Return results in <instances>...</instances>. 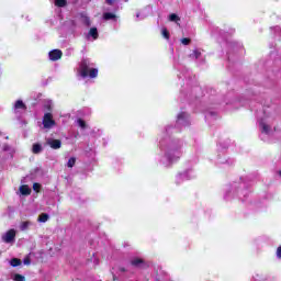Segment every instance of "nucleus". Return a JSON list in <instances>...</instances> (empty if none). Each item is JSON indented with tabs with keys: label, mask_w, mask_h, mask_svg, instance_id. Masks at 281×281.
I'll list each match as a JSON object with an SVG mask.
<instances>
[{
	"label": "nucleus",
	"mask_w": 281,
	"mask_h": 281,
	"mask_svg": "<svg viewBox=\"0 0 281 281\" xmlns=\"http://www.w3.org/2000/svg\"><path fill=\"white\" fill-rule=\"evenodd\" d=\"M27 227H30V222H22V224H21V229H22V232H25V229H27Z\"/></svg>",
	"instance_id": "nucleus-22"
},
{
	"label": "nucleus",
	"mask_w": 281,
	"mask_h": 281,
	"mask_svg": "<svg viewBox=\"0 0 281 281\" xmlns=\"http://www.w3.org/2000/svg\"><path fill=\"white\" fill-rule=\"evenodd\" d=\"M277 258H281V246L277 248Z\"/></svg>",
	"instance_id": "nucleus-26"
},
{
	"label": "nucleus",
	"mask_w": 281,
	"mask_h": 281,
	"mask_svg": "<svg viewBox=\"0 0 281 281\" xmlns=\"http://www.w3.org/2000/svg\"><path fill=\"white\" fill-rule=\"evenodd\" d=\"M178 120H183V113H180V114L178 115Z\"/></svg>",
	"instance_id": "nucleus-29"
},
{
	"label": "nucleus",
	"mask_w": 281,
	"mask_h": 281,
	"mask_svg": "<svg viewBox=\"0 0 281 281\" xmlns=\"http://www.w3.org/2000/svg\"><path fill=\"white\" fill-rule=\"evenodd\" d=\"M193 56H195V58H200L201 57V52L199 50H193Z\"/></svg>",
	"instance_id": "nucleus-25"
},
{
	"label": "nucleus",
	"mask_w": 281,
	"mask_h": 281,
	"mask_svg": "<svg viewBox=\"0 0 281 281\" xmlns=\"http://www.w3.org/2000/svg\"><path fill=\"white\" fill-rule=\"evenodd\" d=\"M89 35L92 36V38L94 41H98V36H99L98 29L97 27H91L90 31H89Z\"/></svg>",
	"instance_id": "nucleus-11"
},
{
	"label": "nucleus",
	"mask_w": 281,
	"mask_h": 281,
	"mask_svg": "<svg viewBox=\"0 0 281 281\" xmlns=\"http://www.w3.org/2000/svg\"><path fill=\"white\" fill-rule=\"evenodd\" d=\"M38 221H40V223H47V221H49V215L47 213H42L38 216Z\"/></svg>",
	"instance_id": "nucleus-12"
},
{
	"label": "nucleus",
	"mask_w": 281,
	"mask_h": 281,
	"mask_svg": "<svg viewBox=\"0 0 281 281\" xmlns=\"http://www.w3.org/2000/svg\"><path fill=\"white\" fill-rule=\"evenodd\" d=\"M46 144L53 149V150H58L63 146V142L60 139H54V138H48Z\"/></svg>",
	"instance_id": "nucleus-4"
},
{
	"label": "nucleus",
	"mask_w": 281,
	"mask_h": 281,
	"mask_svg": "<svg viewBox=\"0 0 281 281\" xmlns=\"http://www.w3.org/2000/svg\"><path fill=\"white\" fill-rule=\"evenodd\" d=\"M33 190H34V192H41V183L34 182L33 183Z\"/></svg>",
	"instance_id": "nucleus-20"
},
{
	"label": "nucleus",
	"mask_w": 281,
	"mask_h": 281,
	"mask_svg": "<svg viewBox=\"0 0 281 281\" xmlns=\"http://www.w3.org/2000/svg\"><path fill=\"white\" fill-rule=\"evenodd\" d=\"M74 166H76V157L69 158V160L67 162L68 168H74Z\"/></svg>",
	"instance_id": "nucleus-15"
},
{
	"label": "nucleus",
	"mask_w": 281,
	"mask_h": 281,
	"mask_svg": "<svg viewBox=\"0 0 281 281\" xmlns=\"http://www.w3.org/2000/svg\"><path fill=\"white\" fill-rule=\"evenodd\" d=\"M11 267H21V259L12 258L10 261Z\"/></svg>",
	"instance_id": "nucleus-14"
},
{
	"label": "nucleus",
	"mask_w": 281,
	"mask_h": 281,
	"mask_svg": "<svg viewBox=\"0 0 281 281\" xmlns=\"http://www.w3.org/2000/svg\"><path fill=\"white\" fill-rule=\"evenodd\" d=\"M14 109H22L23 111H27V105H25L22 100H18L14 104Z\"/></svg>",
	"instance_id": "nucleus-9"
},
{
	"label": "nucleus",
	"mask_w": 281,
	"mask_h": 281,
	"mask_svg": "<svg viewBox=\"0 0 281 281\" xmlns=\"http://www.w3.org/2000/svg\"><path fill=\"white\" fill-rule=\"evenodd\" d=\"M56 8H65L67 5V0H55Z\"/></svg>",
	"instance_id": "nucleus-13"
},
{
	"label": "nucleus",
	"mask_w": 281,
	"mask_h": 281,
	"mask_svg": "<svg viewBox=\"0 0 281 281\" xmlns=\"http://www.w3.org/2000/svg\"><path fill=\"white\" fill-rule=\"evenodd\" d=\"M123 1H128V0H123ZM105 3L108 4V5H113V3H115V0H105Z\"/></svg>",
	"instance_id": "nucleus-24"
},
{
	"label": "nucleus",
	"mask_w": 281,
	"mask_h": 281,
	"mask_svg": "<svg viewBox=\"0 0 281 281\" xmlns=\"http://www.w3.org/2000/svg\"><path fill=\"white\" fill-rule=\"evenodd\" d=\"M31 262L32 260L29 257L24 258V265H31Z\"/></svg>",
	"instance_id": "nucleus-27"
},
{
	"label": "nucleus",
	"mask_w": 281,
	"mask_h": 281,
	"mask_svg": "<svg viewBox=\"0 0 281 281\" xmlns=\"http://www.w3.org/2000/svg\"><path fill=\"white\" fill-rule=\"evenodd\" d=\"M113 280H114V281H116V280H117V278L115 277V274L113 276Z\"/></svg>",
	"instance_id": "nucleus-30"
},
{
	"label": "nucleus",
	"mask_w": 281,
	"mask_h": 281,
	"mask_svg": "<svg viewBox=\"0 0 281 281\" xmlns=\"http://www.w3.org/2000/svg\"><path fill=\"white\" fill-rule=\"evenodd\" d=\"M131 265H132V267L139 268V267H142V265H144V259L134 258V259L131 260Z\"/></svg>",
	"instance_id": "nucleus-8"
},
{
	"label": "nucleus",
	"mask_w": 281,
	"mask_h": 281,
	"mask_svg": "<svg viewBox=\"0 0 281 281\" xmlns=\"http://www.w3.org/2000/svg\"><path fill=\"white\" fill-rule=\"evenodd\" d=\"M103 19L104 21H111L112 19H117V15H115V13L112 12H105L103 13Z\"/></svg>",
	"instance_id": "nucleus-10"
},
{
	"label": "nucleus",
	"mask_w": 281,
	"mask_h": 281,
	"mask_svg": "<svg viewBox=\"0 0 281 281\" xmlns=\"http://www.w3.org/2000/svg\"><path fill=\"white\" fill-rule=\"evenodd\" d=\"M14 238H16V231H14V229H9V231L2 236L3 243H7V244L14 243Z\"/></svg>",
	"instance_id": "nucleus-3"
},
{
	"label": "nucleus",
	"mask_w": 281,
	"mask_h": 281,
	"mask_svg": "<svg viewBox=\"0 0 281 281\" xmlns=\"http://www.w3.org/2000/svg\"><path fill=\"white\" fill-rule=\"evenodd\" d=\"M14 281H25V278L22 274L15 273L13 277Z\"/></svg>",
	"instance_id": "nucleus-19"
},
{
	"label": "nucleus",
	"mask_w": 281,
	"mask_h": 281,
	"mask_svg": "<svg viewBox=\"0 0 281 281\" xmlns=\"http://www.w3.org/2000/svg\"><path fill=\"white\" fill-rule=\"evenodd\" d=\"M181 43H182V45H188L189 43H191V40L188 37H184L181 40Z\"/></svg>",
	"instance_id": "nucleus-23"
},
{
	"label": "nucleus",
	"mask_w": 281,
	"mask_h": 281,
	"mask_svg": "<svg viewBox=\"0 0 281 281\" xmlns=\"http://www.w3.org/2000/svg\"><path fill=\"white\" fill-rule=\"evenodd\" d=\"M162 36L166 38V41H170V32L168 29H162Z\"/></svg>",
	"instance_id": "nucleus-17"
},
{
	"label": "nucleus",
	"mask_w": 281,
	"mask_h": 281,
	"mask_svg": "<svg viewBox=\"0 0 281 281\" xmlns=\"http://www.w3.org/2000/svg\"><path fill=\"white\" fill-rule=\"evenodd\" d=\"M77 122H78L80 128H87V122H85V120L78 119Z\"/></svg>",
	"instance_id": "nucleus-18"
},
{
	"label": "nucleus",
	"mask_w": 281,
	"mask_h": 281,
	"mask_svg": "<svg viewBox=\"0 0 281 281\" xmlns=\"http://www.w3.org/2000/svg\"><path fill=\"white\" fill-rule=\"evenodd\" d=\"M260 126L262 128V133H269V125L266 123H260Z\"/></svg>",
	"instance_id": "nucleus-21"
},
{
	"label": "nucleus",
	"mask_w": 281,
	"mask_h": 281,
	"mask_svg": "<svg viewBox=\"0 0 281 281\" xmlns=\"http://www.w3.org/2000/svg\"><path fill=\"white\" fill-rule=\"evenodd\" d=\"M169 21L177 22V21H181V19L176 13H172L169 15Z\"/></svg>",
	"instance_id": "nucleus-16"
},
{
	"label": "nucleus",
	"mask_w": 281,
	"mask_h": 281,
	"mask_svg": "<svg viewBox=\"0 0 281 281\" xmlns=\"http://www.w3.org/2000/svg\"><path fill=\"white\" fill-rule=\"evenodd\" d=\"M20 192L23 196H30V194H32V189H30V186L27 184H22L20 187Z\"/></svg>",
	"instance_id": "nucleus-6"
},
{
	"label": "nucleus",
	"mask_w": 281,
	"mask_h": 281,
	"mask_svg": "<svg viewBox=\"0 0 281 281\" xmlns=\"http://www.w3.org/2000/svg\"><path fill=\"white\" fill-rule=\"evenodd\" d=\"M43 126L44 128H52L53 126H56V121L54 120V115H52V113L47 112L44 114Z\"/></svg>",
	"instance_id": "nucleus-2"
},
{
	"label": "nucleus",
	"mask_w": 281,
	"mask_h": 281,
	"mask_svg": "<svg viewBox=\"0 0 281 281\" xmlns=\"http://www.w3.org/2000/svg\"><path fill=\"white\" fill-rule=\"evenodd\" d=\"M91 63L89 59H82L79 65V74L81 78H98V68H89Z\"/></svg>",
	"instance_id": "nucleus-1"
},
{
	"label": "nucleus",
	"mask_w": 281,
	"mask_h": 281,
	"mask_svg": "<svg viewBox=\"0 0 281 281\" xmlns=\"http://www.w3.org/2000/svg\"><path fill=\"white\" fill-rule=\"evenodd\" d=\"M32 153L33 155H41V153H43V145L40 143H34L32 146Z\"/></svg>",
	"instance_id": "nucleus-7"
},
{
	"label": "nucleus",
	"mask_w": 281,
	"mask_h": 281,
	"mask_svg": "<svg viewBox=\"0 0 281 281\" xmlns=\"http://www.w3.org/2000/svg\"><path fill=\"white\" fill-rule=\"evenodd\" d=\"M49 60H53L54 63L56 60H60L63 58V50L60 49H53L48 53Z\"/></svg>",
	"instance_id": "nucleus-5"
},
{
	"label": "nucleus",
	"mask_w": 281,
	"mask_h": 281,
	"mask_svg": "<svg viewBox=\"0 0 281 281\" xmlns=\"http://www.w3.org/2000/svg\"><path fill=\"white\" fill-rule=\"evenodd\" d=\"M119 271H121V273H126V268L121 267V268H119Z\"/></svg>",
	"instance_id": "nucleus-28"
}]
</instances>
